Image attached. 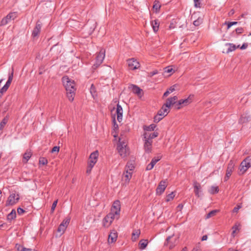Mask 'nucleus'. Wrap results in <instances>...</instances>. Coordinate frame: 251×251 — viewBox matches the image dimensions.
Instances as JSON below:
<instances>
[{"instance_id":"nucleus-37","label":"nucleus","mask_w":251,"mask_h":251,"mask_svg":"<svg viewBox=\"0 0 251 251\" xmlns=\"http://www.w3.org/2000/svg\"><path fill=\"white\" fill-rule=\"evenodd\" d=\"M202 21L203 18L201 16H199L196 20L194 21L193 25L195 26H198L202 23Z\"/></svg>"},{"instance_id":"nucleus-23","label":"nucleus","mask_w":251,"mask_h":251,"mask_svg":"<svg viewBox=\"0 0 251 251\" xmlns=\"http://www.w3.org/2000/svg\"><path fill=\"white\" fill-rule=\"evenodd\" d=\"M236 47L232 44H226L225 45V48L224 49L223 52L228 53L229 52L234 50Z\"/></svg>"},{"instance_id":"nucleus-39","label":"nucleus","mask_w":251,"mask_h":251,"mask_svg":"<svg viewBox=\"0 0 251 251\" xmlns=\"http://www.w3.org/2000/svg\"><path fill=\"white\" fill-rule=\"evenodd\" d=\"M170 107L167 106L165 103L163 104L162 108L160 109V110H162V111L163 112V114L165 115H167L169 111H170Z\"/></svg>"},{"instance_id":"nucleus-40","label":"nucleus","mask_w":251,"mask_h":251,"mask_svg":"<svg viewBox=\"0 0 251 251\" xmlns=\"http://www.w3.org/2000/svg\"><path fill=\"white\" fill-rule=\"evenodd\" d=\"M156 127V125L154 124H151L149 126H145L144 127L145 130L147 131H153Z\"/></svg>"},{"instance_id":"nucleus-9","label":"nucleus","mask_w":251,"mask_h":251,"mask_svg":"<svg viewBox=\"0 0 251 251\" xmlns=\"http://www.w3.org/2000/svg\"><path fill=\"white\" fill-rule=\"evenodd\" d=\"M20 197L18 194L12 193L10 194L9 197L8 198V199L6 201V205L7 206L13 205L16 204L18 201Z\"/></svg>"},{"instance_id":"nucleus-3","label":"nucleus","mask_w":251,"mask_h":251,"mask_svg":"<svg viewBox=\"0 0 251 251\" xmlns=\"http://www.w3.org/2000/svg\"><path fill=\"white\" fill-rule=\"evenodd\" d=\"M126 141L125 140H122V139L120 138L117 146V150L122 158L126 157L129 154L128 149L126 148Z\"/></svg>"},{"instance_id":"nucleus-43","label":"nucleus","mask_w":251,"mask_h":251,"mask_svg":"<svg viewBox=\"0 0 251 251\" xmlns=\"http://www.w3.org/2000/svg\"><path fill=\"white\" fill-rule=\"evenodd\" d=\"M70 221V218H66L61 223V224H63V226H64L66 228L67 227Z\"/></svg>"},{"instance_id":"nucleus-44","label":"nucleus","mask_w":251,"mask_h":251,"mask_svg":"<svg viewBox=\"0 0 251 251\" xmlns=\"http://www.w3.org/2000/svg\"><path fill=\"white\" fill-rule=\"evenodd\" d=\"M164 117L162 116H160L158 113L156 115H155L154 117V122L155 123H158L160 121H161Z\"/></svg>"},{"instance_id":"nucleus-63","label":"nucleus","mask_w":251,"mask_h":251,"mask_svg":"<svg viewBox=\"0 0 251 251\" xmlns=\"http://www.w3.org/2000/svg\"><path fill=\"white\" fill-rule=\"evenodd\" d=\"M181 251H188V250L186 247H184L182 249Z\"/></svg>"},{"instance_id":"nucleus-20","label":"nucleus","mask_w":251,"mask_h":251,"mask_svg":"<svg viewBox=\"0 0 251 251\" xmlns=\"http://www.w3.org/2000/svg\"><path fill=\"white\" fill-rule=\"evenodd\" d=\"M158 135V133L157 132H154L153 133H149L148 132H145L144 134V139H146L150 141H152V140L157 137Z\"/></svg>"},{"instance_id":"nucleus-2","label":"nucleus","mask_w":251,"mask_h":251,"mask_svg":"<svg viewBox=\"0 0 251 251\" xmlns=\"http://www.w3.org/2000/svg\"><path fill=\"white\" fill-rule=\"evenodd\" d=\"M63 83L65 87L67 96L70 101L74 100L76 88L75 81L73 79H63Z\"/></svg>"},{"instance_id":"nucleus-57","label":"nucleus","mask_w":251,"mask_h":251,"mask_svg":"<svg viewBox=\"0 0 251 251\" xmlns=\"http://www.w3.org/2000/svg\"><path fill=\"white\" fill-rule=\"evenodd\" d=\"M17 212L19 215H21L25 212V210L19 207L17 209Z\"/></svg>"},{"instance_id":"nucleus-64","label":"nucleus","mask_w":251,"mask_h":251,"mask_svg":"<svg viewBox=\"0 0 251 251\" xmlns=\"http://www.w3.org/2000/svg\"><path fill=\"white\" fill-rule=\"evenodd\" d=\"M228 251H237V250H234L233 249H229Z\"/></svg>"},{"instance_id":"nucleus-48","label":"nucleus","mask_w":251,"mask_h":251,"mask_svg":"<svg viewBox=\"0 0 251 251\" xmlns=\"http://www.w3.org/2000/svg\"><path fill=\"white\" fill-rule=\"evenodd\" d=\"M160 157H154L153 158H152L151 163V164H153V166L155 165V164L159 161L160 160Z\"/></svg>"},{"instance_id":"nucleus-35","label":"nucleus","mask_w":251,"mask_h":251,"mask_svg":"<svg viewBox=\"0 0 251 251\" xmlns=\"http://www.w3.org/2000/svg\"><path fill=\"white\" fill-rule=\"evenodd\" d=\"M8 119L5 117L4 118L2 121L0 123V134L2 133V131L7 123Z\"/></svg>"},{"instance_id":"nucleus-12","label":"nucleus","mask_w":251,"mask_h":251,"mask_svg":"<svg viewBox=\"0 0 251 251\" xmlns=\"http://www.w3.org/2000/svg\"><path fill=\"white\" fill-rule=\"evenodd\" d=\"M16 15L15 13H10L7 15L5 17L3 18L1 21V25H4L8 24L12 20H13L16 18Z\"/></svg>"},{"instance_id":"nucleus-54","label":"nucleus","mask_w":251,"mask_h":251,"mask_svg":"<svg viewBox=\"0 0 251 251\" xmlns=\"http://www.w3.org/2000/svg\"><path fill=\"white\" fill-rule=\"evenodd\" d=\"M154 166H153V164H151V163L150 164H149L147 167H146V170H148V171H149V170H151L154 167Z\"/></svg>"},{"instance_id":"nucleus-27","label":"nucleus","mask_w":251,"mask_h":251,"mask_svg":"<svg viewBox=\"0 0 251 251\" xmlns=\"http://www.w3.org/2000/svg\"><path fill=\"white\" fill-rule=\"evenodd\" d=\"M32 155V153L30 151H27L23 155V162L26 163L30 159Z\"/></svg>"},{"instance_id":"nucleus-4","label":"nucleus","mask_w":251,"mask_h":251,"mask_svg":"<svg viewBox=\"0 0 251 251\" xmlns=\"http://www.w3.org/2000/svg\"><path fill=\"white\" fill-rule=\"evenodd\" d=\"M105 50L103 49H101L98 54L97 55L96 62L92 66L93 70L96 69L103 62L105 57Z\"/></svg>"},{"instance_id":"nucleus-22","label":"nucleus","mask_w":251,"mask_h":251,"mask_svg":"<svg viewBox=\"0 0 251 251\" xmlns=\"http://www.w3.org/2000/svg\"><path fill=\"white\" fill-rule=\"evenodd\" d=\"M12 79H8L4 85L1 88V83L2 79L0 80V94H2L6 92L11 83Z\"/></svg>"},{"instance_id":"nucleus-16","label":"nucleus","mask_w":251,"mask_h":251,"mask_svg":"<svg viewBox=\"0 0 251 251\" xmlns=\"http://www.w3.org/2000/svg\"><path fill=\"white\" fill-rule=\"evenodd\" d=\"M194 192L197 197H200L202 192V188L201 184L197 181L193 183Z\"/></svg>"},{"instance_id":"nucleus-31","label":"nucleus","mask_w":251,"mask_h":251,"mask_svg":"<svg viewBox=\"0 0 251 251\" xmlns=\"http://www.w3.org/2000/svg\"><path fill=\"white\" fill-rule=\"evenodd\" d=\"M240 224L239 223H236L235 225L232 227V229L233 230L232 232L231 233V236L233 237H235V234L237 232V231H239L240 230Z\"/></svg>"},{"instance_id":"nucleus-21","label":"nucleus","mask_w":251,"mask_h":251,"mask_svg":"<svg viewBox=\"0 0 251 251\" xmlns=\"http://www.w3.org/2000/svg\"><path fill=\"white\" fill-rule=\"evenodd\" d=\"M116 114L117 120L121 122L123 119V108L119 104L117 105Z\"/></svg>"},{"instance_id":"nucleus-25","label":"nucleus","mask_w":251,"mask_h":251,"mask_svg":"<svg viewBox=\"0 0 251 251\" xmlns=\"http://www.w3.org/2000/svg\"><path fill=\"white\" fill-rule=\"evenodd\" d=\"M135 168V163L133 161H128L125 167V170L133 173Z\"/></svg>"},{"instance_id":"nucleus-7","label":"nucleus","mask_w":251,"mask_h":251,"mask_svg":"<svg viewBox=\"0 0 251 251\" xmlns=\"http://www.w3.org/2000/svg\"><path fill=\"white\" fill-rule=\"evenodd\" d=\"M128 67L130 70H135L140 68V64L135 58H132L127 60Z\"/></svg>"},{"instance_id":"nucleus-52","label":"nucleus","mask_w":251,"mask_h":251,"mask_svg":"<svg viewBox=\"0 0 251 251\" xmlns=\"http://www.w3.org/2000/svg\"><path fill=\"white\" fill-rule=\"evenodd\" d=\"M241 207L242 206L241 205H238L236 207H235L233 209V212L237 213L239 209L241 208Z\"/></svg>"},{"instance_id":"nucleus-34","label":"nucleus","mask_w":251,"mask_h":251,"mask_svg":"<svg viewBox=\"0 0 251 251\" xmlns=\"http://www.w3.org/2000/svg\"><path fill=\"white\" fill-rule=\"evenodd\" d=\"M219 191V187L217 186H212L208 190V192L211 194L217 193Z\"/></svg>"},{"instance_id":"nucleus-36","label":"nucleus","mask_w":251,"mask_h":251,"mask_svg":"<svg viewBox=\"0 0 251 251\" xmlns=\"http://www.w3.org/2000/svg\"><path fill=\"white\" fill-rule=\"evenodd\" d=\"M16 213L15 210H12L11 212L7 215V220L11 221L16 218Z\"/></svg>"},{"instance_id":"nucleus-50","label":"nucleus","mask_w":251,"mask_h":251,"mask_svg":"<svg viewBox=\"0 0 251 251\" xmlns=\"http://www.w3.org/2000/svg\"><path fill=\"white\" fill-rule=\"evenodd\" d=\"M113 128L114 130H117L118 128V125L116 123V119L115 117H113Z\"/></svg>"},{"instance_id":"nucleus-59","label":"nucleus","mask_w":251,"mask_h":251,"mask_svg":"<svg viewBox=\"0 0 251 251\" xmlns=\"http://www.w3.org/2000/svg\"><path fill=\"white\" fill-rule=\"evenodd\" d=\"M21 251H32V250L30 249H26L25 248H23L22 250Z\"/></svg>"},{"instance_id":"nucleus-6","label":"nucleus","mask_w":251,"mask_h":251,"mask_svg":"<svg viewBox=\"0 0 251 251\" xmlns=\"http://www.w3.org/2000/svg\"><path fill=\"white\" fill-rule=\"evenodd\" d=\"M177 244V238L174 235L168 236L165 243L164 246L168 247L169 249H173Z\"/></svg>"},{"instance_id":"nucleus-17","label":"nucleus","mask_w":251,"mask_h":251,"mask_svg":"<svg viewBox=\"0 0 251 251\" xmlns=\"http://www.w3.org/2000/svg\"><path fill=\"white\" fill-rule=\"evenodd\" d=\"M118 237L117 232L113 230L108 235V243H113L116 241Z\"/></svg>"},{"instance_id":"nucleus-28","label":"nucleus","mask_w":251,"mask_h":251,"mask_svg":"<svg viewBox=\"0 0 251 251\" xmlns=\"http://www.w3.org/2000/svg\"><path fill=\"white\" fill-rule=\"evenodd\" d=\"M174 70L171 67H167L164 68V75L165 77H169L170 76V74L167 75V74H172L174 73Z\"/></svg>"},{"instance_id":"nucleus-45","label":"nucleus","mask_w":251,"mask_h":251,"mask_svg":"<svg viewBox=\"0 0 251 251\" xmlns=\"http://www.w3.org/2000/svg\"><path fill=\"white\" fill-rule=\"evenodd\" d=\"M175 195L174 193L172 192L171 193L169 194V195H168L167 196L166 201H169L172 200L174 199V198L175 197Z\"/></svg>"},{"instance_id":"nucleus-29","label":"nucleus","mask_w":251,"mask_h":251,"mask_svg":"<svg viewBox=\"0 0 251 251\" xmlns=\"http://www.w3.org/2000/svg\"><path fill=\"white\" fill-rule=\"evenodd\" d=\"M151 25L154 32H156L158 30L159 26V22L157 20H155L151 22Z\"/></svg>"},{"instance_id":"nucleus-18","label":"nucleus","mask_w":251,"mask_h":251,"mask_svg":"<svg viewBox=\"0 0 251 251\" xmlns=\"http://www.w3.org/2000/svg\"><path fill=\"white\" fill-rule=\"evenodd\" d=\"M144 149L146 152L149 153L151 151L152 149V141H150L146 139H144Z\"/></svg>"},{"instance_id":"nucleus-30","label":"nucleus","mask_w":251,"mask_h":251,"mask_svg":"<svg viewBox=\"0 0 251 251\" xmlns=\"http://www.w3.org/2000/svg\"><path fill=\"white\" fill-rule=\"evenodd\" d=\"M148 244V240L142 239L139 243V248L141 250L145 249Z\"/></svg>"},{"instance_id":"nucleus-41","label":"nucleus","mask_w":251,"mask_h":251,"mask_svg":"<svg viewBox=\"0 0 251 251\" xmlns=\"http://www.w3.org/2000/svg\"><path fill=\"white\" fill-rule=\"evenodd\" d=\"M219 210H212L210 212H209L206 216V219H209L214 216H215L217 212H218Z\"/></svg>"},{"instance_id":"nucleus-38","label":"nucleus","mask_w":251,"mask_h":251,"mask_svg":"<svg viewBox=\"0 0 251 251\" xmlns=\"http://www.w3.org/2000/svg\"><path fill=\"white\" fill-rule=\"evenodd\" d=\"M170 107L167 106L165 103L163 104L162 108L160 109V110H162V111L163 112V114L165 115H167L169 111H170Z\"/></svg>"},{"instance_id":"nucleus-49","label":"nucleus","mask_w":251,"mask_h":251,"mask_svg":"<svg viewBox=\"0 0 251 251\" xmlns=\"http://www.w3.org/2000/svg\"><path fill=\"white\" fill-rule=\"evenodd\" d=\"M57 202H58V201L56 200L53 202L52 206H51V212L52 213H53L54 212V210L57 205Z\"/></svg>"},{"instance_id":"nucleus-15","label":"nucleus","mask_w":251,"mask_h":251,"mask_svg":"<svg viewBox=\"0 0 251 251\" xmlns=\"http://www.w3.org/2000/svg\"><path fill=\"white\" fill-rule=\"evenodd\" d=\"M98 155L97 151L92 152L90 155L88 163L95 165L97 162Z\"/></svg>"},{"instance_id":"nucleus-5","label":"nucleus","mask_w":251,"mask_h":251,"mask_svg":"<svg viewBox=\"0 0 251 251\" xmlns=\"http://www.w3.org/2000/svg\"><path fill=\"white\" fill-rule=\"evenodd\" d=\"M251 167L249 157L244 159L241 163L239 167V175H242L245 173L249 168Z\"/></svg>"},{"instance_id":"nucleus-14","label":"nucleus","mask_w":251,"mask_h":251,"mask_svg":"<svg viewBox=\"0 0 251 251\" xmlns=\"http://www.w3.org/2000/svg\"><path fill=\"white\" fill-rule=\"evenodd\" d=\"M129 89L134 94L137 95L139 97L143 95L142 90L136 85L131 84L129 86Z\"/></svg>"},{"instance_id":"nucleus-62","label":"nucleus","mask_w":251,"mask_h":251,"mask_svg":"<svg viewBox=\"0 0 251 251\" xmlns=\"http://www.w3.org/2000/svg\"><path fill=\"white\" fill-rule=\"evenodd\" d=\"M192 251H200V250L197 248H195L192 250Z\"/></svg>"},{"instance_id":"nucleus-60","label":"nucleus","mask_w":251,"mask_h":251,"mask_svg":"<svg viewBox=\"0 0 251 251\" xmlns=\"http://www.w3.org/2000/svg\"><path fill=\"white\" fill-rule=\"evenodd\" d=\"M207 239V235H204L202 236V238H201V240L202 241H205Z\"/></svg>"},{"instance_id":"nucleus-56","label":"nucleus","mask_w":251,"mask_h":251,"mask_svg":"<svg viewBox=\"0 0 251 251\" xmlns=\"http://www.w3.org/2000/svg\"><path fill=\"white\" fill-rule=\"evenodd\" d=\"M194 5L196 7H200V2L199 0H194Z\"/></svg>"},{"instance_id":"nucleus-13","label":"nucleus","mask_w":251,"mask_h":251,"mask_svg":"<svg viewBox=\"0 0 251 251\" xmlns=\"http://www.w3.org/2000/svg\"><path fill=\"white\" fill-rule=\"evenodd\" d=\"M167 182L165 180H162L160 182L158 187L156 190V194L160 195L162 194L165 191L167 187Z\"/></svg>"},{"instance_id":"nucleus-46","label":"nucleus","mask_w":251,"mask_h":251,"mask_svg":"<svg viewBox=\"0 0 251 251\" xmlns=\"http://www.w3.org/2000/svg\"><path fill=\"white\" fill-rule=\"evenodd\" d=\"M48 163V160L46 158L42 157L39 159V164L43 165H46Z\"/></svg>"},{"instance_id":"nucleus-10","label":"nucleus","mask_w":251,"mask_h":251,"mask_svg":"<svg viewBox=\"0 0 251 251\" xmlns=\"http://www.w3.org/2000/svg\"><path fill=\"white\" fill-rule=\"evenodd\" d=\"M234 166L235 163L234 161L232 160H230L227 165L226 176H225L224 178L225 181H226L229 179V177L231 176L232 174V172L234 170Z\"/></svg>"},{"instance_id":"nucleus-8","label":"nucleus","mask_w":251,"mask_h":251,"mask_svg":"<svg viewBox=\"0 0 251 251\" xmlns=\"http://www.w3.org/2000/svg\"><path fill=\"white\" fill-rule=\"evenodd\" d=\"M132 173L125 170L122 176L121 181L122 185H127L132 177Z\"/></svg>"},{"instance_id":"nucleus-26","label":"nucleus","mask_w":251,"mask_h":251,"mask_svg":"<svg viewBox=\"0 0 251 251\" xmlns=\"http://www.w3.org/2000/svg\"><path fill=\"white\" fill-rule=\"evenodd\" d=\"M41 28V25L39 22H37L36 26L32 32V36L33 37H36L38 36L40 32Z\"/></svg>"},{"instance_id":"nucleus-19","label":"nucleus","mask_w":251,"mask_h":251,"mask_svg":"<svg viewBox=\"0 0 251 251\" xmlns=\"http://www.w3.org/2000/svg\"><path fill=\"white\" fill-rule=\"evenodd\" d=\"M177 99L178 98L176 96H174L173 97L169 98L166 100L165 103L170 108L172 106L176 103Z\"/></svg>"},{"instance_id":"nucleus-55","label":"nucleus","mask_w":251,"mask_h":251,"mask_svg":"<svg viewBox=\"0 0 251 251\" xmlns=\"http://www.w3.org/2000/svg\"><path fill=\"white\" fill-rule=\"evenodd\" d=\"M59 151V147H57V146L54 147L51 150L52 152H58Z\"/></svg>"},{"instance_id":"nucleus-51","label":"nucleus","mask_w":251,"mask_h":251,"mask_svg":"<svg viewBox=\"0 0 251 251\" xmlns=\"http://www.w3.org/2000/svg\"><path fill=\"white\" fill-rule=\"evenodd\" d=\"M158 73V71L157 70H154L151 73H150L148 75V77H151L153 76L154 75Z\"/></svg>"},{"instance_id":"nucleus-58","label":"nucleus","mask_w":251,"mask_h":251,"mask_svg":"<svg viewBox=\"0 0 251 251\" xmlns=\"http://www.w3.org/2000/svg\"><path fill=\"white\" fill-rule=\"evenodd\" d=\"M159 115H160V116H162V117H165L166 116H167V115H165L163 114V112L161 110H159L158 111V113H157Z\"/></svg>"},{"instance_id":"nucleus-61","label":"nucleus","mask_w":251,"mask_h":251,"mask_svg":"<svg viewBox=\"0 0 251 251\" xmlns=\"http://www.w3.org/2000/svg\"><path fill=\"white\" fill-rule=\"evenodd\" d=\"M247 45L244 44L241 47V49H242V50L245 49L247 48Z\"/></svg>"},{"instance_id":"nucleus-33","label":"nucleus","mask_w":251,"mask_h":251,"mask_svg":"<svg viewBox=\"0 0 251 251\" xmlns=\"http://www.w3.org/2000/svg\"><path fill=\"white\" fill-rule=\"evenodd\" d=\"M161 4L158 0H155L153 3V9L156 13H158L160 9Z\"/></svg>"},{"instance_id":"nucleus-24","label":"nucleus","mask_w":251,"mask_h":251,"mask_svg":"<svg viewBox=\"0 0 251 251\" xmlns=\"http://www.w3.org/2000/svg\"><path fill=\"white\" fill-rule=\"evenodd\" d=\"M179 87L177 85L175 84L171 86L164 93L163 97H167L169 94H171L176 90H178Z\"/></svg>"},{"instance_id":"nucleus-53","label":"nucleus","mask_w":251,"mask_h":251,"mask_svg":"<svg viewBox=\"0 0 251 251\" xmlns=\"http://www.w3.org/2000/svg\"><path fill=\"white\" fill-rule=\"evenodd\" d=\"M237 24L236 22H230L227 24V29H229L231 26L235 25Z\"/></svg>"},{"instance_id":"nucleus-42","label":"nucleus","mask_w":251,"mask_h":251,"mask_svg":"<svg viewBox=\"0 0 251 251\" xmlns=\"http://www.w3.org/2000/svg\"><path fill=\"white\" fill-rule=\"evenodd\" d=\"M66 227L63 226V224H60L57 229L58 232L60 233V234H62L65 231Z\"/></svg>"},{"instance_id":"nucleus-11","label":"nucleus","mask_w":251,"mask_h":251,"mask_svg":"<svg viewBox=\"0 0 251 251\" xmlns=\"http://www.w3.org/2000/svg\"><path fill=\"white\" fill-rule=\"evenodd\" d=\"M193 95H190L188 98L185 100H180L178 101V102L176 104V108L177 109H180L181 107V105L184 106L187 105L192 102L193 98Z\"/></svg>"},{"instance_id":"nucleus-1","label":"nucleus","mask_w":251,"mask_h":251,"mask_svg":"<svg viewBox=\"0 0 251 251\" xmlns=\"http://www.w3.org/2000/svg\"><path fill=\"white\" fill-rule=\"evenodd\" d=\"M121 211V204L119 201H115L111 208L110 212L103 220V225L104 227H109L114 219H118Z\"/></svg>"},{"instance_id":"nucleus-47","label":"nucleus","mask_w":251,"mask_h":251,"mask_svg":"<svg viewBox=\"0 0 251 251\" xmlns=\"http://www.w3.org/2000/svg\"><path fill=\"white\" fill-rule=\"evenodd\" d=\"M94 166V165L88 163V166L86 172L87 174L89 175L90 174L91 170Z\"/></svg>"},{"instance_id":"nucleus-32","label":"nucleus","mask_w":251,"mask_h":251,"mask_svg":"<svg viewBox=\"0 0 251 251\" xmlns=\"http://www.w3.org/2000/svg\"><path fill=\"white\" fill-rule=\"evenodd\" d=\"M140 234V230H135L133 231V233H132V237L131 239L133 241H135L139 237V235Z\"/></svg>"}]
</instances>
